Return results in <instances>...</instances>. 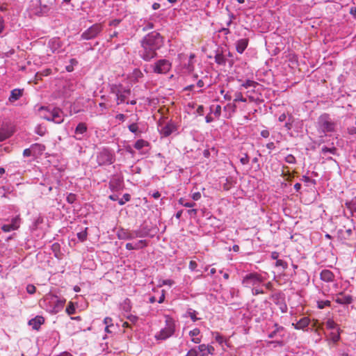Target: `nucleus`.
Segmentation results:
<instances>
[{
	"mask_svg": "<svg viewBox=\"0 0 356 356\" xmlns=\"http://www.w3.org/2000/svg\"><path fill=\"white\" fill-rule=\"evenodd\" d=\"M163 43L162 36L157 32L147 34L142 40L143 49L140 51V57L146 61H149L156 56V51Z\"/></svg>",
	"mask_w": 356,
	"mask_h": 356,
	"instance_id": "nucleus-1",
	"label": "nucleus"
},
{
	"mask_svg": "<svg viewBox=\"0 0 356 356\" xmlns=\"http://www.w3.org/2000/svg\"><path fill=\"white\" fill-rule=\"evenodd\" d=\"M337 123L331 118L327 113L321 115L318 119L317 127L319 132L326 134L334 132L336 129Z\"/></svg>",
	"mask_w": 356,
	"mask_h": 356,
	"instance_id": "nucleus-2",
	"label": "nucleus"
},
{
	"mask_svg": "<svg viewBox=\"0 0 356 356\" xmlns=\"http://www.w3.org/2000/svg\"><path fill=\"white\" fill-rule=\"evenodd\" d=\"M111 92L115 95L117 104L119 105L125 102L131 94V90L122 84H113L111 86Z\"/></svg>",
	"mask_w": 356,
	"mask_h": 356,
	"instance_id": "nucleus-3",
	"label": "nucleus"
},
{
	"mask_svg": "<svg viewBox=\"0 0 356 356\" xmlns=\"http://www.w3.org/2000/svg\"><path fill=\"white\" fill-rule=\"evenodd\" d=\"M175 332V322L173 318L167 317L165 326L155 335L157 340H165L172 336Z\"/></svg>",
	"mask_w": 356,
	"mask_h": 356,
	"instance_id": "nucleus-4",
	"label": "nucleus"
},
{
	"mask_svg": "<svg viewBox=\"0 0 356 356\" xmlns=\"http://www.w3.org/2000/svg\"><path fill=\"white\" fill-rule=\"evenodd\" d=\"M264 280V277L260 274L250 273L243 277L242 284L245 287L251 288L254 286H260Z\"/></svg>",
	"mask_w": 356,
	"mask_h": 356,
	"instance_id": "nucleus-5",
	"label": "nucleus"
},
{
	"mask_svg": "<svg viewBox=\"0 0 356 356\" xmlns=\"http://www.w3.org/2000/svg\"><path fill=\"white\" fill-rule=\"evenodd\" d=\"M115 161V155L108 149H103L97 154L99 165H111Z\"/></svg>",
	"mask_w": 356,
	"mask_h": 356,
	"instance_id": "nucleus-6",
	"label": "nucleus"
},
{
	"mask_svg": "<svg viewBox=\"0 0 356 356\" xmlns=\"http://www.w3.org/2000/svg\"><path fill=\"white\" fill-rule=\"evenodd\" d=\"M103 30V24L96 23L82 33L81 37L83 40H92L96 38Z\"/></svg>",
	"mask_w": 356,
	"mask_h": 356,
	"instance_id": "nucleus-7",
	"label": "nucleus"
},
{
	"mask_svg": "<svg viewBox=\"0 0 356 356\" xmlns=\"http://www.w3.org/2000/svg\"><path fill=\"white\" fill-rule=\"evenodd\" d=\"M45 300H48L51 305V312L54 314H57L61 311L65 303V299H60L58 296L54 295L48 296Z\"/></svg>",
	"mask_w": 356,
	"mask_h": 356,
	"instance_id": "nucleus-8",
	"label": "nucleus"
},
{
	"mask_svg": "<svg viewBox=\"0 0 356 356\" xmlns=\"http://www.w3.org/2000/svg\"><path fill=\"white\" fill-rule=\"evenodd\" d=\"M153 72L156 74H166L171 68V63L166 59H161L153 65Z\"/></svg>",
	"mask_w": 356,
	"mask_h": 356,
	"instance_id": "nucleus-9",
	"label": "nucleus"
},
{
	"mask_svg": "<svg viewBox=\"0 0 356 356\" xmlns=\"http://www.w3.org/2000/svg\"><path fill=\"white\" fill-rule=\"evenodd\" d=\"M270 299L279 307V309L282 313H286L287 312L288 307L284 300V296L282 292L272 294Z\"/></svg>",
	"mask_w": 356,
	"mask_h": 356,
	"instance_id": "nucleus-10",
	"label": "nucleus"
},
{
	"mask_svg": "<svg viewBox=\"0 0 356 356\" xmlns=\"http://www.w3.org/2000/svg\"><path fill=\"white\" fill-rule=\"evenodd\" d=\"M335 302L340 305H349L353 301V296L341 292L336 295Z\"/></svg>",
	"mask_w": 356,
	"mask_h": 356,
	"instance_id": "nucleus-11",
	"label": "nucleus"
},
{
	"mask_svg": "<svg viewBox=\"0 0 356 356\" xmlns=\"http://www.w3.org/2000/svg\"><path fill=\"white\" fill-rule=\"evenodd\" d=\"M51 121L60 124L63 122V111L58 108H52V115H51Z\"/></svg>",
	"mask_w": 356,
	"mask_h": 356,
	"instance_id": "nucleus-12",
	"label": "nucleus"
},
{
	"mask_svg": "<svg viewBox=\"0 0 356 356\" xmlns=\"http://www.w3.org/2000/svg\"><path fill=\"white\" fill-rule=\"evenodd\" d=\"M51 8L49 6L45 5V4H41L40 3L39 5L36 6L34 8L33 13L36 15L42 16V15H48L51 10Z\"/></svg>",
	"mask_w": 356,
	"mask_h": 356,
	"instance_id": "nucleus-13",
	"label": "nucleus"
},
{
	"mask_svg": "<svg viewBox=\"0 0 356 356\" xmlns=\"http://www.w3.org/2000/svg\"><path fill=\"white\" fill-rule=\"evenodd\" d=\"M117 236L120 240H131L135 238V235L133 232H131L123 228L118 231Z\"/></svg>",
	"mask_w": 356,
	"mask_h": 356,
	"instance_id": "nucleus-14",
	"label": "nucleus"
},
{
	"mask_svg": "<svg viewBox=\"0 0 356 356\" xmlns=\"http://www.w3.org/2000/svg\"><path fill=\"white\" fill-rule=\"evenodd\" d=\"M44 323V318L41 316H37L29 321V325L33 330H39L40 326Z\"/></svg>",
	"mask_w": 356,
	"mask_h": 356,
	"instance_id": "nucleus-15",
	"label": "nucleus"
},
{
	"mask_svg": "<svg viewBox=\"0 0 356 356\" xmlns=\"http://www.w3.org/2000/svg\"><path fill=\"white\" fill-rule=\"evenodd\" d=\"M87 129L88 127L86 123H79L74 131L76 139L81 140L83 138V135L87 131Z\"/></svg>",
	"mask_w": 356,
	"mask_h": 356,
	"instance_id": "nucleus-16",
	"label": "nucleus"
},
{
	"mask_svg": "<svg viewBox=\"0 0 356 356\" xmlns=\"http://www.w3.org/2000/svg\"><path fill=\"white\" fill-rule=\"evenodd\" d=\"M249 43L248 38H242L240 40H238L236 42V51L241 54L244 52V51L246 49Z\"/></svg>",
	"mask_w": 356,
	"mask_h": 356,
	"instance_id": "nucleus-17",
	"label": "nucleus"
},
{
	"mask_svg": "<svg viewBox=\"0 0 356 356\" xmlns=\"http://www.w3.org/2000/svg\"><path fill=\"white\" fill-rule=\"evenodd\" d=\"M124 179H111L109 182L110 188L113 191H119L124 188Z\"/></svg>",
	"mask_w": 356,
	"mask_h": 356,
	"instance_id": "nucleus-18",
	"label": "nucleus"
},
{
	"mask_svg": "<svg viewBox=\"0 0 356 356\" xmlns=\"http://www.w3.org/2000/svg\"><path fill=\"white\" fill-rule=\"evenodd\" d=\"M320 277L321 280L326 282H330L334 280V275L331 270L324 269L321 272Z\"/></svg>",
	"mask_w": 356,
	"mask_h": 356,
	"instance_id": "nucleus-19",
	"label": "nucleus"
},
{
	"mask_svg": "<svg viewBox=\"0 0 356 356\" xmlns=\"http://www.w3.org/2000/svg\"><path fill=\"white\" fill-rule=\"evenodd\" d=\"M200 334V330L198 328H195L189 332L191 341L195 343H200L201 342L202 337Z\"/></svg>",
	"mask_w": 356,
	"mask_h": 356,
	"instance_id": "nucleus-20",
	"label": "nucleus"
},
{
	"mask_svg": "<svg viewBox=\"0 0 356 356\" xmlns=\"http://www.w3.org/2000/svg\"><path fill=\"white\" fill-rule=\"evenodd\" d=\"M14 133L12 128H1L0 129V142H2L7 138H10Z\"/></svg>",
	"mask_w": 356,
	"mask_h": 356,
	"instance_id": "nucleus-21",
	"label": "nucleus"
},
{
	"mask_svg": "<svg viewBox=\"0 0 356 356\" xmlns=\"http://www.w3.org/2000/svg\"><path fill=\"white\" fill-rule=\"evenodd\" d=\"M310 323V320L308 317H303L299 320L296 324L293 323L294 327L297 330L304 329L307 327Z\"/></svg>",
	"mask_w": 356,
	"mask_h": 356,
	"instance_id": "nucleus-22",
	"label": "nucleus"
},
{
	"mask_svg": "<svg viewBox=\"0 0 356 356\" xmlns=\"http://www.w3.org/2000/svg\"><path fill=\"white\" fill-rule=\"evenodd\" d=\"M40 114L44 119L51 121V115H52V108L51 107H41L40 108Z\"/></svg>",
	"mask_w": 356,
	"mask_h": 356,
	"instance_id": "nucleus-23",
	"label": "nucleus"
},
{
	"mask_svg": "<svg viewBox=\"0 0 356 356\" xmlns=\"http://www.w3.org/2000/svg\"><path fill=\"white\" fill-rule=\"evenodd\" d=\"M23 95V90L21 89H14L11 91L10 95L9 97V101L10 102H13L19 99Z\"/></svg>",
	"mask_w": 356,
	"mask_h": 356,
	"instance_id": "nucleus-24",
	"label": "nucleus"
},
{
	"mask_svg": "<svg viewBox=\"0 0 356 356\" xmlns=\"http://www.w3.org/2000/svg\"><path fill=\"white\" fill-rule=\"evenodd\" d=\"M173 131L174 126L171 124H167L161 128L160 133L163 136L167 137L169 136Z\"/></svg>",
	"mask_w": 356,
	"mask_h": 356,
	"instance_id": "nucleus-25",
	"label": "nucleus"
},
{
	"mask_svg": "<svg viewBox=\"0 0 356 356\" xmlns=\"http://www.w3.org/2000/svg\"><path fill=\"white\" fill-rule=\"evenodd\" d=\"M134 146V148H136V149L140 150L145 147H149V143L143 139H139L136 141Z\"/></svg>",
	"mask_w": 356,
	"mask_h": 356,
	"instance_id": "nucleus-26",
	"label": "nucleus"
},
{
	"mask_svg": "<svg viewBox=\"0 0 356 356\" xmlns=\"http://www.w3.org/2000/svg\"><path fill=\"white\" fill-rule=\"evenodd\" d=\"M222 181L223 182H220V184H222V188L225 191L229 190L236 184L234 179H222Z\"/></svg>",
	"mask_w": 356,
	"mask_h": 356,
	"instance_id": "nucleus-27",
	"label": "nucleus"
},
{
	"mask_svg": "<svg viewBox=\"0 0 356 356\" xmlns=\"http://www.w3.org/2000/svg\"><path fill=\"white\" fill-rule=\"evenodd\" d=\"M215 61L220 65H225L227 59L222 53H217L215 56Z\"/></svg>",
	"mask_w": 356,
	"mask_h": 356,
	"instance_id": "nucleus-28",
	"label": "nucleus"
},
{
	"mask_svg": "<svg viewBox=\"0 0 356 356\" xmlns=\"http://www.w3.org/2000/svg\"><path fill=\"white\" fill-rule=\"evenodd\" d=\"M340 333L341 330L339 328L337 329V332H332L330 334V340L333 343L338 342L341 339Z\"/></svg>",
	"mask_w": 356,
	"mask_h": 356,
	"instance_id": "nucleus-29",
	"label": "nucleus"
},
{
	"mask_svg": "<svg viewBox=\"0 0 356 356\" xmlns=\"http://www.w3.org/2000/svg\"><path fill=\"white\" fill-rule=\"evenodd\" d=\"M129 130L136 136H139L141 134V131L139 130L137 123H132L128 127Z\"/></svg>",
	"mask_w": 356,
	"mask_h": 356,
	"instance_id": "nucleus-30",
	"label": "nucleus"
},
{
	"mask_svg": "<svg viewBox=\"0 0 356 356\" xmlns=\"http://www.w3.org/2000/svg\"><path fill=\"white\" fill-rule=\"evenodd\" d=\"M197 314V312L191 308L188 309L186 312L187 316H189L193 322H195L197 320H199V318L196 316Z\"/></svg>",
	"mask_w": 356,
	"mask_h": 356,
	"instance_id": "nucleus-31",
	"label": "nucleus"
},
{
	"mask_svg": "<svg viewBox=\"0 0 356 356\" xmlns=\"http://www.w3.org/2000/svg\"><path fill=\"white\" fill-rule=\"evenodd\" d=\"M195 348L197 349L198 355H200V356H207L206 344H200L198 346L195 347Z\"/></svg>",
	"mask_w": 356,
	"mask_h": 356,
	"instance_id": "nucleus-32",
	"label": "nucleus"
},
{
	"mask_svg": "<svg viewBox=\"0 0 356 356\" xmlns=\"http://www.w3.org/2000/svg\"><path fill=\"white\" fill-rule=\"evenodd\" d=\"M211 111L215 118H219L221 115V106L220 105H216L215 107L212 106H211Z\"/></svg>",
	"mask_w": 356,
	"mask_h": 356,
	"instance_id": "nucleus-33",
	"label": "nucleus"
},
{
	"mask_svg": "<svg viewBox=\"0 0 356 356\" xmlns=\"http://www.w3.org/2000/svg\"><path fill=\"white\" fill-rule=\"evenodd\" d=\"M325 326L326 328L329 330H337L339 328L338 325L332 319H328L325 323Z\"/></svg>",
	"mask_w": 356,
	"mask_h": 356,
	"instance_id": "nucleus-34",
	"label": "nucleus"
},
{
	"mask_svg": "<svg viewBox=\"0 0 356 356\" xmlns=\"http://www.w3.org/2000/svg\"><path fill=\"white\" fill-rule=\"evenodd\" d=\"M51 250L54 253V256L57 258H59L60 254V245L58 243H54L51 246Z\"/></svg>",
	"mask_w": 356,
	"mask_h": 356,
	"instance_id": "nucleus-35",
	"label": "nucleus"
},
{
	"mask_svg": "<svg viewBox=\"0 0 356 356\" xmlns=\"http://www.w3.org/2000/svg\"><path fill=\"white\" fill-rule=\"evenodd\" d=\"M257 86H258L257 82H256L254 81H252V80H247L241 85V87L248 88L250 87L255 88Z\"/></svg>",
	"mask_w": 356,
	"mask_h": 356,
	"instance_id": "nucleus-36",
	"label": "nucleus"
},
{
	"mask_svg": "<svg viewBox=\"0 0 356 356\" xmlns=\"http://www.w3.org/2000/svg\"><path fill=\"white\" fill-rule=\"evenodd\" d=\"M239 160L241 164L246 165L249 163L250 158L245 153H241L239 154Z\"/></svg>",
	"mask_w": 356,
	"mask_h": 356,
	"instance_id": "nucleus-37",
	"label": "nucleus"
},
{
	"mask_svg": "<svg viewBox=\"0 0 356 356\" xmlns=\"http://www.w3.org/2000/svg\"><path fill=\"white\" fill-rule=\"evenodd\" d=\"M148 243L146 240H140L137 241L135 245L136 250L143 248L147 245Z\"/></svg>",
	"mask_w": 356,
	"mask_h": 356,
	"instance_id": "nucleus-38",
	"label": "nucleus"
},
{
	"mask_svg": "<svg viewBox=\"0 0 356 356\" xmlns=\"http://www.w3.org/2000/svg\"><path fill=\"white\" fill-rule=\"evenodd\" d=\"M31 148L34 152L38 151L40 153H42L45 149L44 145L38 143L32 145Z\"/></svg>",
	"mask_w": 356,
	"mask_h": 356,
	"instance_id": "nucleus-39",
	"label": "nucleus"
},
{
	"mask_svg": "<svg viewBox=\"0 0 356 356\" xmlns=\"http://www.w3.org/2000/svg\"><path fill=\"white\" fill-rule=\"evenodd\" d=\"M330 300H318L317 302V305L319 309H323L325 307L330 306Z\"/></svg>",
	"mask_w": 356,
	"mask_h": 356,
	"instance_id": "nucleus-40",
	"label": "nucleus"
},
{
	"mask_svg": "<svg viewBox=\"0 0 356 356\" xmlns=\"http://www.w3.org/2000/svg\"><path fill=\"white\" fill-rule=\"evenodd\" d=\"M131 199V195L128 193L124 194L122 198L118 200V204L120 205H124L125 202H129Z\"/></svg>",
	"mask_w": 356,
	"mask_h": 356,
	"instance_id": "nucleus-41",
	"label": "nucleus"
},
{
	"mask_svg": "<svg viewBox=\"0 0 356 356\" xmlns=\"http://www.w3.org/2000/svg\"><path fill=\"white\" fill-rule=\"evenodd\" d=\"M252 293L254 296H257L259 294L264 293V291L261 288L259 287V286H254L252 289Z\"/></svg>",
	"mask_w": 356,
	"mask_h": 356,
	"instance_id": "nucleus-42",
	"label": "nucleus"
},
{
	"mask_svg": "<svg viewBox=\"0 0 356 356\" xmlns=\"http://www.w3.org/2000/svg\"><path fill=\"white\" fill-rule=\"evenodd\" d=\"M234 97H235V98L234 99V102H246V99L243 97V95L241 92H236L234 95Z\"/></svg>",
	"mask_w": 356,
	"mask_h": 356,
	"instance_id": "nucleus-43",
	"label": "nucleus"
},
{
	"mask_svg": "<svg viewBox=\"0 0 356 356\" xmlns=\"http://www.w3.org/2000/svg\"><path fill=\"white\" fill-rule=\"evenodd\" d=\"M179 204H181L184 207H188V208H191V207H193L195 206V202H186L185 200L183 199V198H181L179 200Z\"/></svg>",
	"mask_w": 356,
	"mask_h": 356,
	"instance_id": "nucleus-44",
	"label": "nucleus"
},
{
	"mask_svg": "<svg viewBox=\"0 0 356 356\" xmlns=\"http://www.w3.org/2000/svg\"><path fill=\"white\" fill-rule=\"evenodd\" d=\"M66 200L69 204H73L76 200V195L74 193H70L67 195Z\"/></svg>",
	"mask_w": 356,
	"mask_h": 356,
	"instance_id": "nucleus-45",
	"label": "nucleus"
},
{
	"mask_svg": "<svg viewBox=\"0 0 356 356\" xmlns=\"http://www.w3.org/2000/svg\"><path fill=\"white\" fill-rule=\"evenodd\" d=\"M66 312L69 314H73L75 312V307L73 303L70 302L66 308Z\"/></svg>",
	"mask_w": 356,
	"mask_h": 356,
	"instance_id": "nucleus-46",
	"label": "nucleus"
},
{
	"mask_svg": "<svg viewBox=\"0 0 356 356\" xmlns=\"http://www.w3.org/2000/svg\"><path fill=\"white\" fill-rule=\"evenodd\" d=\"M19 221L20 219L18 217H15L12 219V222L10 224L12 225L15 230L18 229V227H19Z\"/></svg>",
	"mask_w": 356,
	"mask_h": 356,
	"instance_id": "nucleus-47",
	"label": "nucleus"
},
{
	"mask_svg": "<svg viewBox=\"0 0 356 356\" xmlns=\"http://www.w3.org/2000/svg\"><path fill=\"white\" fill-rule=\"evenodd\" d=\"M336 151H337V149L335 147L330 148V147H323V148H322V152L325 154L326 153H330V154H334Z\"/></svg>",
	"mask_w": 356,
	"mask_h": 356,
	"instance_id": "nucleus-48",
	"label": "nucleus"
},
{
	"mask_svg": "<svg viewBox=\"0 0 356 356\" xmlns=\"http://www.w3.org/2000/svg\"><path fill=\"white\" fill-rule=\"evenodd\" d=\"M123 309L126 312H129L131 310V305H130V300L129 299L127 298L124 300L123 305H122Z\"/></svg>",
	"mask_w": 356,
	"mask_h": 356,
	"instance_id": "nucleus-49",
	"label": "nucleus"
},
{
	"mask_svg": "<svg viewBox=\"0 0 356 356\" xmlns=\"http://www.w3.org/2000/svg\"><path fill=\"white\" fill-rule=\"evenodd\" d=\"M285 161L290 164H293L296 163V158L292 154H289L285 157Z\"/></svg>",
	"mask_w": 356,
	"mask_h": 356,
	"instance_id": "nucleus-50",
	"label": "nucleus"
},
{
	"mask_svg": "<svg viewBox=\"0 0 356 356\" xmlns=\"http://www.w3.org/2000/svg\"><path fill=\"white\" fill-rule=\"evenodd\" d=\"M276 266H281L283 269H286L287 268V263L282 259H277L275 262Z\"/></svg>",
	"mask_w": 356,
	"mask_h": 356,
	"instance_id": "nucleus-51",
	"label": "nucleus"
},
{
	"mask_svg": "<svg viewBox=\"0 0 356 356\" xmlns=\"http://www.w3.org/2000/svg\"><path fill=\"white\" fill-rule=\"evenodd\" d=\"M77 237L81 241H84L87 238L86 231L81 232L77 234Z\"/></svg>",
	"mask_w": 356,
	"mask_h": 356,
	"instance_id": "nucleus-52",
	"label": "nucleus"
},
{
	"mask_svg": "<svg viewBox=\"0 0 356 356\" xmlns=\"http://www.w3.org/2000/svg\"><path fill=\"white\" fill-rule=\"evenodd\" d=\"M1 229L5 232H8L15 230L11 224L3 225Z\"/></svg>",
	"mask_w": 356,
	"mask_h": 356,
	"instance_id": "nucleus-53",
	"label": "nucleus"
},
{
	"mask_svg": "<svg viewBox=\"0 0 356 356\" xmlns=\"http://www.w3.org/2000/svg\"><path fill=\"white\" fill-rule=\"evenodd\" d=\"M36 288L33 284H28L26 286V291L29 294H33L35 293Z\"/></svg>",
	"mask_w": 356,
	"mask_h": 356,
	"instance_id": "nucleus-54",
	"label": "nucleus"
},
{
	"mask_svg": "<svg viewBox=\"0 0 356 356\" xmlns=\"http://www.w3.org/2000/svg\"><path fill=\"white\" fill-rule=\"evenodd\" d=\"M186 356H198L197 349L193 348L189 350Z\"/></svg>",
	"mask_w": 356,
	"mask_h": 356,
	"instance_id": "nucleus-55",
	"label": "nucleus"
},
{
	"mask_svg": "<svg viewBox=\"0 0 356 356\" xmlns=\"http://www.w3.org/2000/svg\"><path fill=\"white\" fill-rule=\"evenodd\" d=\"M154 28V24L151 22H147L145 26L143 28L144 31H148Z\"/></svg>",
	"mask_w": 356,
	"mask_h": 356,
	"instance_id": "nucleus-56",
	"label": "nucleus"
},
{
	"mask_svg": "<svg viewBox=\"0 0 356 356\" xmlns=\"http://www.w3.org/2000/svg\"><path fill=\"white\" fill-rule=\"evenodd\" d=\"M191 197L193 200L197 201L200 199L201 194L200 192H195L191 194Z\"/></svg>",
	"mask_w": 356,
	"mask_h": 356,
	"instance_id": "nucleus-57",
	"label": "nucleus"
},
{
	"mask_svg": "<svg viewBox=\"0 0 356 356\" xmlns=\"http://www.w3.org/2000/svg\"><path fill=\"white\" fill-rule=\"evenodd\" d=\"M33 151V149H32V148H27V149H25L23 152V155L24 156H30L32 154V152Z\"/></svg>",
	"mask_w": 356,
	"mask_h": 356,
	"instance_id": "nucleus-58",
	"label": "nucleus"
},
{
	"mask_svg": "<svg viewBox=\"0 0 356 356\" xmlns=\"http://www.w3.org/2000/svg\"><path fill=\"white\" fill-rule=\"evenodd\" d=\"M197 267V264L195 261H191L189 263V268L193 271L195 270L196 268Z\"/></svg>",
	"mask_w": 356,
	"mask_h": 356,
	"instance_id": "nucleus-59",
	"label": "nucleus"
},
{
	"mask_svg": "<svg viewBox=\"0 0 356 356\" xmlns=\"http://www.w3.org/2000/svg\"><path fill=\"white\" fill-rule=\"evenodd\" d=\"M215 339L220 344H222L224 342L223 337L218 333H217Z\"/></svg>",
	"mask_w": 356,
	"mask_h": 356,
	"instance_id": "nucleus-60",
	"label": "nucleus"
},
{
	"mask_svg": "<svg viewBox=\"0 0 356 356\" xmlns=\"http://www.w3.org/2000/svg\"><path fill=\"white\" fill-rule=\"evenodd\" d=\"M112 318H110V317H106L104 320V323L106 325V326L107 325H111V326H113V323H112Z\"/></svg>",
	"mask_w": 356,
	"mask_h": 356,
	"instance_id": "nucleus-61",
	"label": "nucleus"
},
{
	"mask_svg": "<svg viewBox=\"0 0 356 356\" xmlns=\"http://www.w3.org/2000/svg\"><path fill=\"white\" fill-rule=\"evenodd\" d=\"M214 348L212 346L207 345V355L211 354L213 355L214 353Z\"/></svg>",
	"mask_w": 356,
	"mask_h": 356,
	"instance_id": "nucleus-62",
	"label": "nucleus"
},
{
	"mask_svg": "<svg viewBox=\"0 0 356 356\" xmlns=\"http://www.w3.org/2000/svg\"><path fill=\"white\" fill-rule=\"evenodd\" d=\"M134 75L136 79H138V78H140V77L143 76V73L139 70H135L134 71Z\"/></svg>",
	"mask_w": 356,
	"mask_h": 356,
	"instance_id": "nucleus-63",
	"label": "nucleus"
},
{
	"mask_svg": "<svg viewBox=\"0 0 356 356\" xmlns=\"http://www.w3.org/2000/svg\"><path fill=\"white\" fill-rule=\"evenodd\" d=\"M51 69H45V70H42V72H40L42 76H47L51 74Z\"/></svg>",
	"mask_w": 356,
	"mask_h": 356,
	"instance_id": "nucleus-64",
	"label": "nucleus"
}]
</instances>
